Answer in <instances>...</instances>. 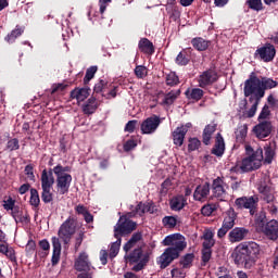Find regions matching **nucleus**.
Masks as SVG:
<instances>
[{"label": "nucleus", "mask_w": 278, "mask_h": 278, "mask_svg": "<svg viewBox=\"0 0 278 278\" xmlns=\"http://www.w3.org/2000/svg\"><path fill=\"white\" fill-rule=\"evenodd\" d=\"M252 131L258 140H264L265 138H268V136L273 134V122L270 121L260 122L257 125L253 127Z\"/></svg>", "instance_id": "obj_14"}, {"label": "nucleus", "mask_w": 278, "mask_h": 278, "mask_svg": "<svg viewBox=\"0 0 278 278\" xmlns=\"http://www.w3.org/2000/svg\"><path fill=\"white\" fill-rule=\"evenodd\" d=\"M256 190L258 191V194H261L265 203H274L275 190L273 189V186L270 185V181L268 179L262 178L256 184Z\"/></svg>", "instance_id": "obj_11"}, {"label": "nucleus", "mask_w": 278, "mask_h": 278, "mask_svg": "<svg viewBox=\"0 0 278 278\" xmlns=\"http://www.w3.org/2000/svg\"><path fill=\"white\" fill-rule=\"evenodd\" d=\"M175 62L178 66H188L190 64V54L187 50H182L176 56Z\"/></svg>", "instance_id": "obj_34"}, {"label": "nucleus", "mask_w": 278, "mask_h": 278, "mask_svg": "<svg viewBox=\"0 0 278 278\" xmlns=\"http://www.w3.org/2000/svg\"><path fill=\"white\" fill-rule=\"evenodd\" d=\"M216 81H218V72L214 67L202 72L198 78L200 88H207V86H213Z\"/></svg>", "instance_id": "obj_13"}, {"label": "nucleus", "mask_w": 278, "mask_h": 278, "mask_svg": "<svg viewBox=\"0 0 278 278\" xmlns=\"http://www.w3.org/2000/svg\"><path fill=\"white\" fill-rule=\"evenodd\" d=\"M178 216H165L162 218V225L166 227V229H175L179 219Z\"/></svg>", "instance_id": "obj_39"}, {"label": "nucleus", "mask_w": 278, "mask_h": 278, "mask_svg": "<svg viewBox=\"0 0 278 278\" xmlns=\"http://www.w3.org/2000/svg\"><path fill=\"white\" fill-rule=\"evenodd\" d=\"M191 45L195 51H207V49H210V45H212V41L205 40L203 37H194L191 39Z\"/></svg>", "instance_id": "obj_31"}, {"label": "nucleus", "mask_w": 278, "mask_h": 278, "mask_svg": "<svg viewBox=\"0 0 278 278\" xmlns=\"http://www.w3.org/2000/svg\"><path fill=\"white\" fill-rule=\"evenodd\" d=\"M205 94V91L201 88H188L185 91V96L188 99V101H194L195 103H199L203 99V96Z\"/></svg>", "instance_id": "obj_27"}, {"label": "nucleus", "mask_w": 278, "mask_h": 278, "mask_svg": "<svg viewBox=\"0 0 278 278\" xmlns=\"http://www.w3.org/2000/svg\"><path fill=\"white\" fill-rule=\"evenodd\" d=\"M270 116V108L265 104L258 115V121H266Z\"/></svg>", "instance_id": "obj_58"}, {"label": "nucleus", "mask_w": 278, "mask_h": 278, "mask_svg": "<svg viewBox=\"0 0 278 278\" xmlns=\"http://www.w3.org/2000/svg\"><path fill=\"white\" fill-rule=\"evenodd\" d=\"M165 84L166 86H169L170 88H175V86H179V76L175 72H169L165 76Z\"/></svg>", "instance_id": "obj_36"}, {"label": "nucleus", "mask_w": 278, "mask_h": 278, "mask_svg": "<svg viewBox=\"0 0 278 278\" xmlns=\"http://www.w3.org/2000/svg\"><path fill=\"white\" fill-rule=\"evenodd\" d=\"M99 109V102H97V98L91 96L85 104H83V112L87 116H90L97 112Z\"/></svg>", "instance_id": "obj_29"}, {"label": "nucleus", "mask_w": 278, "mask_h": 278, "mask_svg": "<svg viewBox=\"0 0 278 278\" xmlns=\"http://www.w3.org/2000/svg\"><path fill=\"white\" fill-rule=\"evenodd\" d=\"M3 207L7 210V212H13L16 210V207H18V205H16V201L14 199L9 198L7 201H4Z\"/></svg>", "instance_id": "obj_53"}, {"label": "nucleus", "mask_w": 278, "mask_h": 278, "mask_svg": "<svg viewBox=\"0 0 278 278\" xmlns=\"http://www.w3.org/2000/svg\"><path fill=\"white\" fill-rule=\"evenodd\" d=\"M262 256V248L255 241H244L237 245L232 257L237 266H243L247 270H251L257 260Z\"/></svg>", "instance_id": "obj_3"}, {"label": "nucleus", "mask_w": 278, "mask_h": 278, "mask_svg": "<svg viewBox=\"0 0 278 278\" xmlns=\"http://www.w3.org/2000/svg\"><path fill=\"white\" fill-rule=\"evenodd\" d=\"M264 233L269 240H277L278 222L276 219L269 220L265 226Z\"/></svg>", "instance_id": "obj_25"}, {"label": "nucleus", "mask_w": 278, "mask_h": 278, "mask_svg": "<svg viewBox=\"0 0 278 278\" xmlns=\"http://www.w3.org/2000/svg\"><path fill=\"white\" fill-rule=\"evenodd\" d=\"M75 233H77V217L70 216L60 226L58 231L59 238H51L53 249L51 257L52 266H58V264H60V257L62 255V243L60 240H62L63 244L68 245Z\"/></svg>", "instance_id": "obj_2"}, {"label": "nucleus", "mask_w": 278, "mask_h": 278, "mask_svg": "<svg viewBox=\"0 0 278 278\" xmlns=\"http://www.w3.org/2000/svg\"><path fill=\"white\" fill-rule=\"evenodd\" d=\"M261 86H262L263 92L266 93V90H273V88H277L278 83L273 78L262 77Z\"/></svg>", "instance_id": "obj_37"}, {"label": "nucleus", "mask_w": 278, "mask_h": 278, "mask_svg": "<svg viewBox=\"0 0 278 278\" xmlns=\"http://www.w3.org/2000/svg\"><path fill=\"white\" fill-rule=\"evenodd\" d=\"M201 147V141L198 138H189L188 151H198Z\"/></svg>", "instance_id": "obj_52"}, {"label": "nucleus", "mask_w": 278, "mask_h": 278, "mask_svg": "<svg viewBox=\"0 0 278 278\" xmlns=\"http://www.w3.org/2000/svg\"><path fill=\"white\" fill-rule=\"evenodd\" d=\"M211 190H212V185H210L208 181L197 186L193 192L194 201H200L201 203H203V201H207V197H210Z\"/></svg>", "instance_id": "obj_18"}, {"label": "nucleus", "mask_w": 278, "mask_h": 278, "mask_svg": "<svg viewBox=\"0 0 278 278\" xmlns=\"http://www.w3.org/2000/svg\"><path fill=\"white\" fill-rule=\"evenodd\" d=\"M178 266L185 270H190L194 264V253H187L178 257Z\"/></svg>", "instance_id": "obj_30"}, {"label": "nucleus", "mask_w": 278, "mask_h": 278, "mask_svg": "<svg viewBox=\"0 0 278 278\" xmlns=\"http://www.w3.org/2000/svg\"><path fill=\"white\" fill-rule=\"evenodd\" d=\"M138 49L140 53H144V55H153L155 53V46L148 38H141L138 42Z\"/></svg>", "instance_id": "obj_24"}, {"label": "nucleus", "mask_w": 278, "mask_h": 278, "mask_svg": "<svg viewBox=\"0 0 278 278\" xmlns=\"http://www.w3.org/2000/svg\"><path fill=\"white\" fill-rule=\"evenodd\" d=\"M81 242H84V231H79L75 237V251H79V247H81Z\"/></svg>", "instance_id": "obj_63"}, {"label": "nucleus", "mask_w": 278, "mask_h": 278, "mask_svg": "<svg viewBox=\"0 0 278 278\" xmlns=\"http://www.w3.org/2000/svg\"><path fill=\"white\" fill-rule=\"evenodd\" d=\"M56 177V190L60 194H67L73 182L72 175L54 174Z\"/></svg>", "instance_id": "obj_17"}, {"label": "nucleus", "mask_w": 278, "mask_h": 278, "mask_svg": "<svg viewBox=\"0 0 278 278\" xmlns=\"http://www.w3.org/2000/svg\"><path fill=\"white\" fill-rule=\"evenodd\" d=\"M260 105V100H255L253 105L248 110L243 112L244 118H253L257 112V106Z\"/></svg>", "instance_id": "obj_49"}, {"label": "nucleus", "mask_w": 278, "mask_h": 278, "mask_svg": "<svg viewBox=\"0 0 278 278\" xmlns=\"http://www.w3.org/2000/svg\"><path fill=\"white\" fill-rule=\"evenodd\" d=\"M21 149V142L18 141V138H11L7 141L5 151H18Z\"/></svg>", "instance_id": "obj_45"}, {"label": "nucleus", "mask_w": 278, "mask_h": 278, "mask_svg": "<svg viewBox=\"0 0 278 278\" xmlns=\"http://www.w3.org/2000/svg\"><path fill=\"white\" fill-rule=\"evenodd\" d=\"M187 129L184 127H177L173 132V143L175 147H184V140H186Z\"/></svg>", "instance_id": "obj_28"}, {"label": "nucleus", "mask_w": 278, "mask_h": 278, "mask_svg": "<svg viewBox=\"0 0 278 278\" xmlns=\"http://www.w3.org/2000/svg\"><path fill=\"white\" fill-rule=\"evenodd\" d=\"M214 212H216V204H206L201 208L202 216H212Z\"/></svg>", "instance_id": "obj_51"}, {"label": "nucleus", "mask_w": 278, "mask_h": 278, "mask_svg": "<svg viewBox=\"0 0 278 278\" xmlns=\"http://www.w3.org/2000/svg\"><path fill=\"white\" fill-rule=\"evenodd\" d=\"M110 84H108L106 80L100 79L93 87V92L96 94H99V92H105V89L109 87Z\"/></svg>", "instance_id": "obj_50"}, {"label": "nucleus", "mask_w": 278, "mask_h": 278, "mask_svg": "<svg viewBox=\"0 0 278 278\" xmlns=\"http://www.w3.org/2000/svg\"><path fill=\"white\" fill-rule=\"evenodd\" d=\"M275 55H277V50L270 43H265L254 52L255 60H262L263 62H273Z\"/></svg>", "instance_id": "obj_12"}, {"label": "nucleus", "mask_w": 278, "mask_h": 278, "mask_svg": "<svg viewBox=\"0 0 278 278\" xmlns=\"http://www.w3.org/2000/svg\"><path fill=\"white\" fill-rule=\"evenodd\" d=\"M237 218L238 213H236L233 207H230L226 212L222 227L217 230V238L219 240H223V238H225L228 233V240L231 242V244H233L236 242H242V240L249 236V229L244 227H236Z\"/></svg>", "instance_id": "obj_4"}, {"label": "nucleus", "mask_w": 278, "mask_h": 278, "mask_svg": "<svg viewBox=\"0 0 278 278\" xmlns=\"http://www.w3.org/2000/svg\"><path fill=\"white\" fill-rule=\"evenodd\" d=\"M138 224L127 218L126 216L119 217L117 224L114 226V238L123 240L125 236H129L132 231H136Z\"/></svg>", "instance_id": "obj_9"}, {"label": "nucleus", "mask_w": 278, "mask_h": 278, "mask_svg": "<svg viewBox=\"0 0 278 278\" xmlns=\"http://www.w3.org/2000/svg\"><path fill=\"white\" fill-rule=\"evenodd\" d=\"M186 269H182L181 267H175L170 270V275L173 278H186Z\"/></svg>", "instance_id": "obj_55"}, {"label": "nucleus", "mask_w": 278, "mask_h": 278, "mask_svg": "<svg viewBox=\"0 0 278 278\" xmlns=\"http://www.w3.org/2000/svg\"><path fill=\"white\" fill-rule=\"evenodd\" d=\"M236 210H248L250 216H255L256 212L260 210V195H243L235 200Z\"/></svg>", "instance_id": "obj_7"}, {"label": "nucleus", "mask_w": 278, "mask_h": 278, "mask_svg": "<svg viewBox=\"0 0 278 278\" xmlns=\"http://www.w3.org/2000/svg\"><path fill=\"white\" fill-rule=\"evenodd\" d=\"M135 212L139 216H143V214H147V212H150V214H153V204L151 203L144 204L142 202H139L135 208Z\"/></svg>", "instance_id": "obj_38"}, {"label": "nucleus", "mask_w": 278, "mask_h": 278, "mask_svg": "<svg viewBox=\"0 0 278 278\" xmlns=\"http://www.w3.org/2000/svg\"><path fill=\"white\" fill-rule=\"evenodd\" d=\"M147 73V67L142 66V65H138L135 67V75L136 77H138V79H144V76Z\"/></svg>", "instance_id": "obj_60"}, {"label": "nucleus", "mask_w": 278, "mask_h": 278, "mask_svg": "<svg viewBox=\"0 0 278 278\" xmlns=\"http://www.w3.org/2000/svg\"><path fill=\"white\" fill-rule=\"evenodd\" d=\"M136 147H138V142L134 139H129L124 143V151L129 153V151H134Z\"/></svg>", "instance_id": "obj_56"}, {"label": "nucleus", "mask_w": 278, "mask_h": 278, "mask_svg": "<svg viewBox=\"0 0 278 278\" xmlns=\"http://www.w3.org/2000/svg\"><path fill=\"white\" fill-rule=\"evenodd\" d=\"M53 184H55V177H53L52 170L43 169L41 172V201L43 203L53 201V192H51Z\"/></svg>", "instance_id": "obj_8"}, {"label": "nucleus", "mask_w": 278, "mask_h": 278, "mask_svg": "<svg viewBox=\"0 0 278 278\" xmlns=\"http://www.w3.org/2000/svg\"><path fill=\"white\" fill-rule=\"evenodd\" d=\"M245 155L241 164L232 168L233 173L242 175L262 168V162H264V150L262 148L254 150L253 147L245 146Z\"/></svg>", "instance_id": "obj_5"}, {"label": "nucleus", "mask_w": 278, "mask_h": 278, "mask_svg": "<svg viewBox=\"0 0 278 278\" xmlns=\"http://www.w3.org/2000/svg\"><path fill=\"white\" fill-rule=\"evenodd\" d=\"M211 153L216 155V157H223V155H225V138H223L220 132L216 135L215 144L212 148Z\"/></svg>", "instance_id": "obj_20"}, {"label": "nucleus", "mask_w": 278, "mask_h": 278, "mask_svg": "<svg viewBox=\"0 0 278 278\" xmlns=\"http://www.w3.org/2000/svg\"><path fill=\"white\" fill-rule=\"evenodd\" d=\"M140 240H142V232L132 233L131 238L123 247L125 253L132 250L134 247H136V244H138V242H140Z\"/></svg>", "instance_id": "obj_33"}, {"label": "nucleus", "mask_w": 278, "mask_h": 278, "mask_svg": "<svg viewBox=\"0 0 278 278\" xmlns=\"http://www.w3.org/2000/svg\"><path fill=\"white\" fill-rule=\"evenodd\" d=\"M125 260L129 262V264H136L131 268L134 273H140V270H144L151 257L149 253L143 254L142 248H136L128 255H125Z\"/></svg>", "instance_id": "obj_6"}, {"label": "nucleus", "mask_w": 278, "mask_h": 278, "mask_svg": "<svg viewBox=\"0 0 278 278\" xmlns=\"http://www.w3.org/2000/svg\"><path fill=\"white\" fill-rule=\"evenodd\" d=\"M71 99H76L78 103H81L85 99L90 97V88L88 87H76L74 90L71 91L70 93Z\"/></svg>", "instance_id": "obj_26"}, {"label": "nucleus", "mask_w": 278, "mask_h": 278, "mask_svg": "<svg viewBox=\"0 0 278 278\" xmlns=\"http://www.w3.org/2000/svg\"><path fill=\"white\" fill-rule=\"evenodd\" d=\"M188 205V200L184 195H175L169 200L172 212H181Z\"/></svg>", "instance_id": "obj_21"}, {"label": "nucleus", "mask_w": 278, "mask_h": 278, "mask_svg": "<svg viewBox=\"0 0 278 278\" xmlns=\"http://www.w3.org/2000/svg\"><path fill=\"white\" fill-rule=\"evenodd\" d=\"M74 267L78 273H88V270H90V261H88V254L86 252L79 254L75 261Z\"/></svg>", "instance_id": "obj_19"}, {"label": "nucleus", "mask_w": 278, "mask_h": 278, "mask_svg": "<svg viewBox=\"0 0 278 278\" xmlns=\"http://www.w3.org/2000/svg\"><path fill=\"white\" fill-rule=\"evenodd\" d=\"M244 97H251V94L255 96V100L260 101V99H264V89H262V79L257 76H250L248 80L244 83Z\"/></svg>", "instance_id": "obj_10"}, {"label": "nucleus", "mask_w": 278, "mask_h": 278, "mask_svg": "<svg viewBox=\"0 0 278 278\" xmlns=\"http://www.w3.org/2000/svg\"><path fill=\"white\" fill-rule=\"evenodd\" d=\"M264 151H265V159H263L264 163L273 164V160L275 157V150L270 146H265Z\"/></svg>", "instance_id": "obj_47"}, {"label": "nucleus", "mask_w": 278, "mask_h": 278, "mask_svg": "<svg viewBox=\"0 0 278 278\" xmlns=\"http://www.w3.org/2000/svg\"><path fill=\"white\" fill-rule=\"evenodd\" d=\"M247 134H249V125L244 124L239 126L235 131V136L238 142L244 141V138H247Z\"/></svg>", "instance_id": "obj_41"}, {"label": "nucleus", "mask_w": 278, "mask_h": 278, "mask_svg": "<svg viewBox=\"0 0 278 278\" xmlns=\"http://www.w3.org/2000/svg\"><path fill=\"white\" fill-rule=\"evenodd\" d=\"M108 88H111V90L106 93V99H116L118 86H113L112 84H109Z\"/></svg>", "instance_id": "obj_62"}, {"label": "nucleus", "mask_w": 278, "mask_h": 278, "mask_svg": "<svg viewBox=\"0 0 278 278\" xmlns=\"http://www.w3.org/2000/svg\"><path fill=\"white\" fill-rule=\"evenodd\" d=\"M29 205H31L35 210L40 207V194L38 193V189H30Z\"/></svg>", "instance_id": "obj_40"}, {"label": "nucleus", "mask_w": 278, "mask_h": 278, "mask_svg": "<svg viewBox=\"0 0 278 278\" xmlns=\"http://www.w3.org/2000/svg\"><path fill=\"white\" fill-rule=\"evenodd\" d=\"M25 31V27L16 25L15 29H13L5 38L7 42H14L16 38L23 36Z\"/></svg>", "instance_id": "obj_35"}, {"label": "nucleus", "mask_w": 278, "mask_h": 278, "mask_svg": "<svg viewBox=\"0 0 278 278\" xmlns=\"http://www.w3.org/2000/svg\"><path fill=\"white\" fill-rule=\"evenodd\" d=\"M24 173L28 177L29 181H36V175H34V165H26L24 168Z\"/></svg>", "instance_id": "obj_54"}, {"label": "nucleus", "mask_w": 278, "mask_h": 278, "mask_svg": "<svg viewBox=\"0 0 278 278\" xmlns=\"http://www.w3.org/2000/svg\"><path fill=\"white\" fill-rule=\"evenodd\" d=\"M97 71H99V67H97V65H93L87 68L86 75L84 77L85 86H88V84H90V80L94 79V75H97Z\"/></svg>", "instance_id": "obj_42"}, {"label": "nucleus", "mask_w": 278, "mask_h": 278, "mask_svg": "<svg viewBox=\"0 0 278 278\" xmlns=\"http://www.w3.org/2000/svg\"><path fill=\"white\" fill-rule=\"evenodd\" d=\"M34 251H36V241H34V239H30L26 244V253L28 255H33Z\"/></svg>", "instance_id": "obj_64"}, {"label": "nucleus", "mask_w": 278, "mask_h": 278, "mask_svg": "<svg viewBox=\"0 0 278 278\" xmlns=\"http://www.w3.org/2000/svg\"><path fill=\"white\" fill-rule=\"evenodd\" d=\"M225 180L220 177L215 178L211 185L212 194L218 201H225L227 199V189H225Z\"/></svg>", "instance_id": "obj_16"}, {"label": "nucleus", "mask_w": 278, "mask_h": 278, "mask_svg": "<svg viewBox=\"0 0 278 278\" xmlns=\"http://www.w3.org/2000/svg\"><path fill=\"white\" fill-rule=\"evenodd\" d=\"M161 124H162V119H160V116L152 115L146 118L141 123V134L143 135L155 134V131H157V127H160Z\"/></svg>", "instance_id": "obj_15"}, {"label": "nucleus", "mask_w": 278, "mask_h": 278, "mask_svg": "<svg viewBox=\"0 0 278 278\" xmlns=\"http://www.w3.org/2000/svg\"><path fill=\"white\" fill-rule=\"evenodd\" d=\"M247 5L250 10H254V12H262L264 10V4L262 0H247Z\"/></svg>", "instance_id": "obj_46"}, {"label": "nucleus", "mask_w": 278, "mask_h": 278, "mask_svg": "<svg viewBox=\"0 0 278 278\" xmlns=\"http://www.w3.org/2000/svg\"><path fill=\"white\" fill-rule=\"evenodd\" d=\"M11 216L17 224L21 223L22 225H29V223H31V217L29 216V213L25 212V214H23V211H21V206L15 207L14 211L11 212Z\"/></svg>", "instance_id": "obj_22"}, {"label": "nucleus", "mask_w": 278, "mask_h": 278, "mask_svg": "<svg viewBox=\"0 0 278 278\" xmlns=\"http://www.w3.org/2000/svg\"><path fill=\"white\" fill-rule=\"evenodd\" d=\"M216 127H218V125H216L214 123L205 126L203 134H202V142L206 147L210 144V142L212 140V136H213L214 131H216Z\"/></svg>", "instance_id": "obj_32"}, {"label": "nucleus", "mask_w": 278, "mask_h": 278, "mask_svg": "<svg viewBox=\"0 0 278 278\" xmlns=\"http://www.w3.org/2000/svg\"><path fill=\"white\" fill-rule=\"evenodd\" d=\"M253 216H254V223L257 227H264V225H266V212L256 211V213Z\"/></svg>", "instance_id": "obj_44"}, {"label": "nucleus", "mask_w": 278, "mask_h": 278, "mask_svg": "<svg viewBox=\"0 0 278 278\" xmlns=\"http://www.w3.org/2000/svg\"><path fill=\"white\" fill-rule=\"evenodd\" d=\"M121 242H123V239H116V241L111 244L109 250L110 260H114V257L118 255V251H121Z\"/></svg>", "instance_id": "obj_43"}, {"label": "nucleus", "mask_w": 278, "mask_h": 278, "mask_svg": "<svg viewBox=\"0 0 278 278\" xmlns=\"http://www.w3.org/2000/svg\"><path fill=\"white\" fill-rule=\"evenodd\" d=\"M202 266H205L212 260V250H202Z\"/></svg>", "instance_id": "obj_59"}, {"label": "nucleus", "mask_w": 278, "mask_h": 278, "mask_svg": "<svg viewBox=\"0 0 278 278\" xmlns=\"http://www.w3.org/2000/svg\"><path fill=\"white\" fill-rule=\"evenodd\" d=\"M181 96V89H173L168 91L167 93H164V99L161 102V105H164L165 108H170L179 99Z\"/></svg>", "instance_id": "obj_23"}, {"label": "nucleus", "mask_w": 278, "mask_h": 278, "mask_svg": "<svg viewBox=\"0 0 278 278\" xmlns=\"http://www.w3.org/2000/svg\"><path fill=\"white\" fill-rule=\"evenodd\" d=\"M68 88V85L64 83L53 84L51 87V94H55V92H64V89Z\"/></svg>", "instance_id": "obj_57"}, {"label": "nucleus", "mask_w": 278, "mask_h": 278, "mask_svg": "<svg viewBox=\"0 0 278 278\" xmlns=\"http://www.w3.org/2000/svg\"><path fill=\"white\" fill-rule=\"evenodd\" d=\"M136 125H138V121L136 119L129 121L126 124L124 131H128V134H134V131H136Z\"/></svg>", "instance_id": "obj_61"}, {"label": "nucleus", "mask_w": 278, "mask_h": 278, "mask_svg": "<svg viewBox=\"0 0 278 278\" xmlns=\"http://www.w3.org/2000/svg\"><path fill=\"white\" fill-rule=\"evenodd\" d=\"M48 170H52L53 174H59V175H71V166H62V164H58L53 168H49Z\"/></svg>", "instance_id": "obj_48"}, {"label": "nucleus", "mask_w": 278, "mask_h": 278, "mask_svg": "<svg viewBox=\"0 0 278 278\" xmlns=\"http://www.w3.org/2000/svg\"><path fill=\"white\" fill-rule=\"evenodd\" d=\"M163 247H167L164 252L156 258V264L161 270L168 268L175 260H179L181 253L186 251L188 242L180 233L169 235L162 241Z\"/></svg>", "instance_id": "obj_1"}]
</instances>
